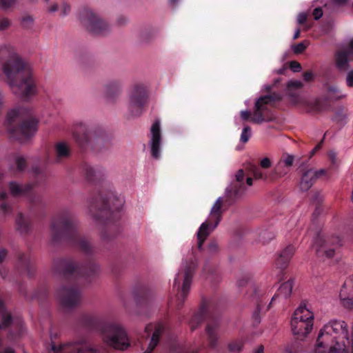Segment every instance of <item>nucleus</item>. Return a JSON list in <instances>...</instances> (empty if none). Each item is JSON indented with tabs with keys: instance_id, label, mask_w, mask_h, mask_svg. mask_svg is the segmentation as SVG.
<instances>
[{
	"instance_id": "4d7b16f0",
	"label": "nucleus",
	"mask_w": 353,
	"mask_h": 353,
	"mask_svg": "<svg viewBox=\"0 0 353 353\" xmlns=\"http://www.w3.org/2000/svg\"><path fill=\"white\" fill-rule=\"evenodd\" d=\"M312 15L315 20L319 19L323 15L322 8L320 7L316 8L312 12Z\"/></svg>"
},
{
	"instance_id": "39448f33",
	"label": "nucleus",
	"mask_w": 353,
	"mask_h": 353,
	"mask_svg": "<svg viewBox=\"0 0 353 353\" xmlns=\"http://www.w3.org/2000/svg\"><path fill=\"white\" fill-rule=\"evenodd\" d=\"M77 325L99 333L103 341L114 349L123 351L130 346L125 330L121 325L109 321L106 316L83 313L79 316Z\"/></svg>"
},
{
	"instance_id": "6e6552de",
	"label": "nucleus",
	"mask_w": 353,
	"mask_h": 353,
	"mask_svg": "<svg viewBox=\"0 0 353 353\" xmlns=\"http://www.w3.org/2000/svg\"><path fill=\"white\" fill-rule=\"evenodd\" d=\"M59 337L57 332L50 331V341L46 344L43 353H101L103 350L101 345L86 336H77L65 343L59 342Z\"/></svg>"
},
{
	"instance_id": "774afa93",
	"label": "nucleus",
	"mask_w": 353,
	"mask_h": 353,
	"mask_svg": "<svg viewBox=\"0 0 353 353\" xmlns=\"http://www.w3.org/2000/svg\"><path fill=\"white\" fill-rule=\"evenodd\" d=\"M328 157L332 164L334 165L336 161V154L334 152L331 151L328 154Z\"/></svg>"
},
{
	"instance_id": "f3484780",
	"label": "nucleus",
	"mask_w": 353,
	"mask_h": 353,
	"mask_svg": "<svg viewBox=\"0 0 353 353\" xmlns=\"http://www.w3.org/2000/svg\"><path fill=\"white\" fill-rule=\"evenodd\" d=\"M339 241L338 237L325 238L320 232H318L313 243L314 245L316 247V253L317 256L332 259L335 254Z\"/></svg>"
},
{
	"instance_id": "5701e85b",
	"label": "nucleus",
	"mask_w": 353,
	"mask_h": 353,
	"mask_svg": "<svg viewBox=\"0 0 353 353\" xmlns=\"http://www.w3.org/2000/svg\"><path fill=\"white\" fill-rule=\"evenodd\" d=\"M150 145L151 149V155L155 159H159L161 157V132L160 128V121L156 120L150 128Z\"/></svg>"
},
{
	"instance_id": "e2e57ef3",
	"label": "nucleus",
	"mask_w": 353,
	"mask_h": 353,
	"mask_svg": "<svg viewBox=\"0 0 353 353\" xmlns=\"http://www.w3.org/2000/svg\"><path fill=\"white\" fill-rule=\"evenodd\" d=\"M303 79L305 81H311L314 79V74L312 71H305L303 74Z\"/></svg>"
},
{
	"instance_id": "69168bd1",
	"label": "nucleus",
	"mask_w": 353,
	"mask_h": 353,
	"mask_svg": "<svg viewBox=\"0 0 353 353\" xmlns=\"http://www.w3.org/2000/svg\"><path fill=\"white\" fill-rule=\"evenodd\" d=\"M8 255V250L6 248L0 250V264L3 263Z\"/></svg>"
},
{
	"instance_id": "f257e3e1",
	"label": "nucleus",
	"mask_w": 353,
	"mask_h": 353,
	"mask_svg": "<svg viewBox=\"0 0 353 353\" xmlns=\"http://www.w3.org/2000/svg\"><path fill=\"white\" fill-rule=\"evenodd\" d=\"M52 268L67 281L57 291L61 305L66 309H73L80 304L79 285L91 283L99 274V266L91 259L79 264L70 257L56 258Z\"/></svg>"
},
{
	"instance_id": "7ed1b4c3",
	"label": "nucleus",
	"mask_w": 353,
	"mask_h": 353,
	"mask_svg": "<svg viewBox=\"0 0 353 353\" xmlns=\"http://www.w3.org/2000/svg\"><path fill=\"white\" fill-rule=\"evenodd\" d=\"M50 229L53 244L68 243L88 257L95 254V247L85 236L81 235L78 221L70 209H62L57 212L51 220Z\"/></svg>"
},
{
	"instance_id": "0eeeda50",
	"label": "nucleus",
	"mask_w": 353,
	"mask_h": 353,
	"mask_svg": "<svg viewBox=\"0 0 353 353\" xmlns=\"http://www.w3.org/2000/svg\"><path fill=\"white\" fill-rule=\"evenodd\" d=\"M39 119L29 108L12 110L7 114V128L13 137L27 140L33 137L38 130Z\"/></svg>"
},
{
	"instance_id": "9b49d317",
	"label": "nucleus",
	"mask_w": 353,
	"mask_h": 353,
	"mask_svg": "<svg viewBox=\"0 0 353 353\" xmlns=\"http://www.w3.org/2000/svg\"><path fill=\"white\" fill-rule=\"evenodd\" d=\"M314 324V315L305 304L301 305L294 311L291 319V329L297 339L302 340L312 330Z\"/></svg>"
},
{
	"instance_id": "ddd939ff",
	"label": "nucleus",
	"mask_w": 353,
	"mask_h": 353,
	"mask_svg": "<svg viewBox=\"0 0 353 353\" xmlns=\"http://www.w3.org/2000/svg\"><path fill=\"white\" fill-rule=\"evenodd\" d=\"M324 88L325 92L323 95L314 101L307 103L305 109L307 112L320 113L330 108L332 102L345 97V95L341 94L339 88L335 85L327 83Z\"/></svg>"
},
{
	"instance_id": "9d476101",
	"label": "nucleus",
	"mask_w": 353,
	"mask_h": 353,
	"mask_svg": "<svg viewBox=\"0 0 353 353\" xmlns=\"http://www.w3.org/2000/svg\"><path fill=\"white\" fill-rule=\"evenodd\" d=\"M196 268V260L191 259L189 263H186L184 265V270H180L174 278L173 288H176L177 291L181 290V293L176 294L174 301V307L176 310H180L183 305L185 300L189 293Z\"/></svg>"
},
{
	"instance_id": "ea45409f",
	"label": "nucleus",
	"mask_w": 353,
	"mask_h": 353,
	"mask_svg": "<svg viewBox=\"0 0 353 353\" xmlns=\"http://www.w3.org/2000/svg\"><path fill=\"white\" fill-rule=\"evenodd\" d=\"M32 172L35 176L36 182L37 184L42 183L47 178V173L40 168L33 167Z\"/></svg>"
},
{
	"instance_id": "cd10ccee",
	"label": "nucleus",
	"mask_w": 353,
	"mask_h": 353,
	"mask_svg": "<svg viewBox=\"0 0 353 353\" xmlns=\"http://www.w3.org/2000/svg\"><path fill=\"white\" fill-rule=\"evenodd\" d=\"M293 285L294 280L292 279H289L287 281L283 282L279 288L276 293L272 297L271 302L268 305V308L271 307L272 303L278 298H283L285 299L288 298L292 293Z\"/></svg>"
},
{
	"instance_id": "393cba45",
	"label": "nucleus",
	"mask_w": 353,
	"mask_h": 353,
	"mask_svg": "<svg viewBox=\"0 0 353 353\" xmlns=\"http://www.w3.org/2000/svg\"><path fill=\"white\" fill-rule=\"evenodd\" d=\"M79 169L85 176V179L91 183L102 180L105 174L103 168L101 166L94 167L85 161L81 163Z\"/></svg>"
},
{
	"instance_id": "1a4fd4ad",
	"label": "nucleus",
	"mask_w": 353,
	"mask_h": 353,
	"mask_svg": "<svg viewBox=\"0 0 353 353\" xmlns=\"http://www.w3.org/2000/svg\"><path fill=\"white\" fill-rule=\"evenodd\" d=\"M76 143L83 149L90 148L98 152L110 148V141L101 128H88L80 123L73 132Z\"/></svg>"
},
{
	"instance_id": "4be33fe9",
	"label": "nucleus",
	"mask_w": 353,
	"mask_h": 353,
	"mask_svg": "<svg viewBox=\"0 0 353 353\" xmlns=\"http://www.w3.org/2000/svg\"><path fill=\"white\" fill-rule=\"evenodd\" d=\"M152 331L153 332L150 343L143 353H151L154 350L159 344L161 338L166 333L167 327L163 323H157L155 325H147L145 328L146 334H150Z\"/></svg>"
},
{
	"instance_id": "5fc2aeb1",
	"label": "nucleus",
	"mask_w": 353,
	"mask_h": 353,
	"mask_svg": "<svg viewBox=\"0 0 353 353\" xmlns=\"http://www.w3.org/2000/svg\"><path fill=\"white\" fill-rule=\"evenodd\" d=\"M322 208L321 205H316L315 210L312 216V221L314 224L319 215L321 213Z\"/></svg>"
},
{
	"instance_id": "e433bc0d",
	"label": "nucleus",
	"mask_w": 353,
	"mask_h": 353,
	"mask_svg": "<svg viewBox=\"0 0 353 353\" xmlns=\"http://www.w3.org/2000/svg\"><path fill=\"white\" fill-rule=\"evenodd\" d=\"M346 291L341 290L340 292V298L342 305L348 309L353 308V293L350 292L351 296H346Z\"/></svg>"
},
{
	"instance_id": "bb28decb",
	"label": "nucleus",
	"mask_w": 353,
	"mask_h": 353,
	"mask_svg": "<svg viewBox=\"0 0 353 353\" xmlns=\"http://www.w3.org/2000/svg\"><path fill=\"white\" fill-rule=\"evenodd\" d=\"M123 83L120 79H113L104 85V96L110 102H114L121 93Z\"/></svg>"
},
{
	"instance_id": "8fccbe9b",
	"label": "nucleus",
	"mask_w": 353,
	"mask_h": 353,
	"mask_svg": "<svg viewBox=\"0 0 353 353\" xmlns=\"http://www.w3.org/2000/svg\"><path fill=\"white\" fill-rule=\"evenodd\" d=\"M306 46L304 43L301 42L293 46V51L295 54H301L305 51Z\"/></svg>"
},
{
	"instance_id": "13d9d810",
	"label": "nucleus",
	"mask_w": 353,
	"mask_h": 353,
	"mask_svg": "<svg viewBox=\"0 0 353 353\" xmlns=\"http://www.w3.org/2000/svg\"><path fill=\"white\" fill-rule=\"evenodd\" d=\"M307 19V15L305 12H301L299 14L297 17V22L300 25H303L305 23Z\"/></svg>"
},
{
	"instance_id": "f704fd0d",
	"label": "nucleus",
	"mask_w": 353,
	"mask_h": 353,
	"mask_svg": "<svg viewBox=\"0 0 353 353\" xmlns=\"http://www.w3.org/2000/svg\"><path fill=\"white\" fill-rule=\"evenodd\" d=\"M304 350L303 343L296 339V341L285 347L283 353H303Z\"/></svg>"
},
{
	"instance_id": "b1692460",
	"label": "nucleus",
	"mask_w": 353,
	"mask_h": 353,
	"mask_svg": "<svg viewBox=\"0 0 353 353\" xmlns=\"http://www.w3.org/2000/svg\"><path fill=\"white\" fill-rule=\"evenodd\" d=\"M327 170L325 169H320L319 170L309 169L304 172L301 176L299 183L301 191H308L316 182V179L325 176Z\"/></svg>"
},
{
	"instance_id": "a211bd4d",
	"label": "nucleus",
	"mask_w": 353,
	"mask_h": 353,
	"mask_svg": "<svg viewBox=\"0 0 353 353\" xmlns=\"http://www.w3.org/2000/svg\"><path fill=\"white\" fill-rule=\"evenodd\" d=\"M133 298L139 310L148 309L152 301V293L150 288L144 283H137L133 288Z\"/></svg>"
},
{
	"instance_id": "6ab92c4d",
	"label": "nucleus",
	"mask_w": 353,
	"mask_h": 353,
	"mask_svg": "<svg viewBox=\"0 0 353 353\" xmlns=\"http://www.w3.org/2000/svg\"><path fill=\"white\" fill-rule=\"evenodd\" d=\"M295 252V247L293 245H288L278 254L275 259V266L279 270L277 275L278 280L281 282L287 279L285 269Z\"/></svg>"
},
{
	"instance_id": "bf43d9fd",
	"label": "nucleus",
	"mask_w": 353,
	"mask_h": 353,
	"mask_svg": "<svg viewBox=\"0 0 353 353\" xmlns=\"http://www.w3.org/2000/svg\"><path fill=\"white\" fill-rule=\"evenodd\" d=\"M346 83L348 87H353V70L347 74Z\"/></svg>"
},
{
	"instance_id": "4468645a",
	"label": "nucleus",
	"mask_w": 353,
	"mask_h": 353,
	"mask_svg": "<svg viewBox=\"0 0 353 353\" xmlns=\"http://www.w3.org/2000/svg\"><path fill=\"white\" fill-rule=\"evenodd\" d=\"M148 93L142 83L134 84L129 93L128 117H139L143 112L148 103Z\"/></svg>"
},
{
	"instance_id": "09e8293b",
	"label": "nucleus",
	"mask_w": 353,
	"mask_h": 353,
	"mask_svg": "<svg viewBox=\"0 0 353 353\" xmlns=\"http://www.w3.org/2000/svg\"><path fill=\"white\" fill-rule=\"evenodd\" d=\"M312 201L315 203V205H321V203L323 200V197L320 192H315L313 193L311 197Z\"/></svg>"
},
{
	"instance_id": "2f4dec72",
	"label": "nucleus",
	"mask_w": 353,
	"mask_h": 353,
	"mask_svg": "<svg viewBox=\"0 0 353 353\" xmlns=\"http://www.w3.org/2000/svg\"><path fill=\"white\" fill-rule=\"evenodd\" d=\"M288 173V170L283 167L282 163H278L273 171L270 172L268 175L266 174V179L270 181H275L279 178L284 176Z\"/></svg>"
},
{
	"instance_id": "a18cd8bd",
	"label": "nucleus",
	"mask_w": 353,
	"mask_h": 353,
	"mask_svg": "<svg viewBox=\"0 0 353 353\" xmlns=\"http://www.w3.org/2000/svg\"><path fill=\"white\" fill-rule=\"evenodd\" d=\"M33 23V19L30 15L23 17L21 19V26L23 28H30Z\"/></svg>"
},
{
	"instance_id": "7c9ffc66",
	"label": "nucleus",
	"mask_w": 353,
	"mask_h": 353,
	"mask_svg": "<svg viewBox=\"0 0 353 353\" xmlns=\"http://www.w3.org/2000/svg\"><path fill=\"white\" fill-rule=\"evenodd\" d=\"M56 159L55 162L59 163L61 160L68 158L70 154L69 146L64 142H59L55 145Z\"/></svg>"
},
{
	"instance_id": "dca6fc26",
	"label": "nucleus",
	"mask_w": 353,
	"mask_h": 353,
	"mask_svg": "<svg viewBox=\"0 0 353 353\" xmlns=\"http://www.w3.org/2000/svg\"><path fill=\"white\" fill-rule=\"evenodd\" d=\"M14 257L16 259L14 268L17 273L20 275L32 277L36 270V259L31 251L17 250L14 254Z\"/></svg>"
},
{
	"instance_id": "a878e982",
	"label": "nucleus",
	"mask_w": 353,
	"mask_h": 353,
	"mask_svg": "<svg viewBox=\"0 0 353 353\" xmlns=\"http://www.w3.org/2000/svg\"><path fill=\"white\" fill-rule=\"evenodd\" d=\"M349 57L353 59V39L350 43L346 50L337 51L335 54V63L340 71H345L349 68Z\"/></svg>"
},
{
	"instance_id": "412c9836",
	"label": "nucleus",
	"mask_w": 353,
	"mask_h": 353,
	"mask_svg": "<svg viewBox=\"0 0 353 353\" xmlns=\"http://www.w3.org/2000/svg\"><path fill=\"white\" fill-rule=\"evenodd\" d=\"M265 95L262 94L255 101L252 114L250 111L243 110L240 112L241 118L244 121H250L261 123L265 120Z\"/></svg>"
},
{
	"instance_id": "de8ad7c7",
	"label": "nucleus",
	"mask_w": 353,
	"mask_h": 353,
	"mask_svg": "<svg viewBox=\"0 0 353 353\" xmlns=\"http://www.w3.org/2000/svg\"><path fill=\"white\" fill-rule=\"evenodd\" d=\"M11 25L10 21L6 18L0 19V31L7 30Z\"/></svg>"
},
{
	"instance_id": "052dcab7",
	"label": "nucleus",
	"mask_w": 353,
	"mask_h": 353,
	"mask_svg": "<svg viewBox=\"0 0 353 353\" xmlns=\"http://www.w3.org/2000/svg\"><path fill=\"white\" fill-rule=\"evenodd\" d=\"M302 83L300 81H289L288 83V88H295V89H299L302 87Z\"/></svg>"
},
{
	"instance_id": "58836bf2",
	"label": "nucleus",
	"mask_w": 353,
	"mask_h": 353,
	"mask_svg": "<svg viewBox=\"0 0 353 353\" xmlns=\"http://www.w3.org/2000/svg\"><path fill=\"white\" fill-rule=\"evenodd\" d=\"M282 99V97L279 93H270V88L266 86V105L272 104L274 105L276 102L280 101Z\"/></svg>"
},
{
	"instance_id": "603ef678",
	"label": "nucleus",
	"mask_w": 353,
	"mask_h": 353,
	"mask_svg": "<svg viewBox=\"0 0 353 353\" xmlns=\"http://www.w3.org/2000/svg\"><path fill=\"white\" fill-rule=\"evenodd\" d=\"M70 10L71 7L68 3H63L61 7V14L63 17L66 16L70 12Z\"/></svg>"
},
{
	"instance_id": "864d4df0",
	"label": "nucleus",
	"mask_w": 353,
	"mask_h": 353,
	"mask_svg": "<svg viewBox=\"0 0 353 353\" xmlns=\"http://www.w3.org/2000/svg\"><path fill=\"white\" fill-rule=\"evenodd\" d=\"M290 68L293 72H297L301 71L302 67H301V65L299 62H297L296 61H292L290 62Z\"/></svg>"
},
{
	"instance_id": "3c124183",
	"label": "nucleus",
	"mask_w": 353,
	"mask_h": 353,
	"mask_svg": "<svg viewBox=\"0 0 353 353\" xmlns=\"http://www.w3.org/2000/svg\"><path fill=\"white\" fill-rule=\"evenodd\" d=\"M215 268H211L208 263H206L203 268V272L207 274L208 277L216 274Z\"/></svg>"
},
{
	"instance_id": "c03bdc74",
	"label": "nucleus",
	"mask_w": 353,
	"mask_h": 353,
	"mask_svg": "<svg viewBox=\"0 0 353 353\" xmlns=\"http://www.w3.org/2000/svg\"><path fill=\"white\" fill-rule=\"evenodd\" d=\"M250 131L251 129L249 126H245L243 128L240 138V140L242 143L248 142L250 136Z\"/></svg>"
},
{
	"instance_id": "2eb2a0df",
	"label": "nucleus",
	"mask_w": 353,
	"mask_h": 353,
	"mask_svg": "<svg viewBox=\"0 0 353 353\" xmlns=\"http://www.w3.org/2000/svg\"><path fill=\"white\" fill-rule=\"evenodd\" d=\"M79 19L87 30L94 35H105L110 30L109 24L89 8H83Z\"/></svg>"
},
{
	"instance_id": "6e6d98bb",
	"label": "nucleus",
	"mask_w": 353,
	"mask_h": 353,
	"mask_svg": "<svg viewBox=\"0 0 353 353\" xmlns=\"http://www.w3.org/2000/svg\"><path fill=\"white\" fill-rule=\"evenodd\" d=\"M15 0H0V6L4 9H8L14 5Z\"/></svg>"
},
{
	"instance_id": "423d86ee",
	"label": "nucleus",
	"mask_w": 353,
	"mask_h": 353,
	"mask_svg": "<svg viewBox=\"0 0 353 353\" xmlns=\"http://www.w3.org/2000/svg\"><path fill=\"white\" fill-rule=\"evenodd\" d=\"M205 319V334L208 347L215 349L220 338L221 319L218 303L214 299L202 300L199 310L188 321L191 330H194Z\"/></svg>"
},
{
	"instance_id": "c756f323",
	"label": "nucleus",
	"mask_w": 353,
	"mask_h": 353,
	"mask_svg": "<svg viewBox=\"0 0 353 353\" xmlns=\"http://www.w3.org/2000/svg\"><path fill=\"white\" fill-rule=\"evenodd\" d=\"M8 186L11 194L14 196L28 194L30 192L33 188V185L31 183L21 185L15 181L10 182Z\"/></svg>"
},
{
	"instance_id": "20e7f679",
	"label": "nucleus",
	"mask_w": 353,
	"mask_h": 353,
	"mask_svg": "<svg viewBox=\"0 0 353 353\" xmlns=\"http://www.w3.org/2000/svg\"><path fill=\"white\" fill-rule=\"evenodd\" d=\"M7 56L3 72L12 91L16 95L28 97L36 94L37 88L29 64L10 45L0 48V57Z\"/></svg>"
},
{
	"instance_id": "c9c22d12",
	"label": "nucleus",
	"mask_w": 353,
	"mask_h": 353,
	"mask_svg": "<svg viewBox=\"0 0 353 353\" xmlns=\"http://www.w3.org/2000/svg\"><path fill=\"white\" fill-rule=\"evenodd\" d=\"M245 341L242 339H238L230 342L228 345V349L232 353H241L243 349Z\"/></svg>"
},
{
	"instance_id": "72a5a7b5",
	"label": "nucleus",
	"mask_w": 353,
	"mask_h": 353,
	"mask_svg": "<svg viewBox=\"0 0 353 353\" xmlns=\"http://www.w3.org/2000/svg\"><path fill=\"white\" fill-rule=\"evenodd\" d=\"M31 211L38 214L45 206L43 198L39 195L32 194L30 197Z\"/></svg>"
},
{
	"instance_id": "f8f14e48",
	"label": "nucleus",
	"mask_w": 353,
	"mask_h": 353,
	"mask_svg": "<svg viewBox=\"0 0 353 353\" xmlns=\"http://www.w3.org/2000/svg\"><path fill=\"white\" fill-rule=\"evenodd\" d=\"M223 199L219 197L213 205L210 214L207 221L203 222L199 227L196 233L197 247L199 250L202 248L203 244L210 232L214 230L222 219Z\"/></svg>"
},
{
	"instance_id": "37998d69",
	"label": "nucleus",
	"mask_w": 353,
	"mask_h": 353,
	"mask_svg": "<svg viewBox=\"0 0 353 353\" xmlns=\"http://www.w3.org/2000/svg\"><path fill=\"white\" fill-rule=\"evenodd\" d=\"M261 309H262V305L259 303H257L256 308V310L253 314V316H252L254 326H256L261 322L260 312H261Z\"/></svg>"
},
{
	"instance_id": "f03ea898",
	"label": "nucleus",
	"mask_w": 353,
	"mask_h": 353,
	"mask_svg": "<svg viewBox=\"0 0 353 353\" xmlns=\"http://www.w3.org/2000/svg\"><path fill=\"white\" fill-rule=\"evenodd\" d=\"M88 209L92 216L102 224L101 239L110 243L120 233L119 221L123 201L114 192L100 190L92 193L88 199Z\"/></svg>"
},
{
	"instance_id": "0e129e2a",
	"label": "nucleus",
	"mask_w": 353,
	"mask_h": 353,
	"mask_svg": "<svg viewBox=\"0 0 353 353\" xmlns=\"http://www.w3.org/2000/svg\"><path fill=\"white\" fill-rule=\"evenodd\" d=\"M208 249L210 252H216L218 251V245L216 242H210L208 245Z\"/></svg>"
},
{
	"instance_id": "a19ab883",
	"label": "nucleus",
	"mask_w": 353,
	"mask_h": 353,
	"mask_svg": "<svg viewBox=\"0 0 353 353\" xmlns=\"http://www.w3.org/2000/svg\"><path fill=\"white\" fill-rule=\"evenodd\" d=\"M15 164L17 167V170L18 172H23L27 167V161L26 159L22 156H16L15 157Z\"/></svg>"
},
{
	"instance_id": "338daca9",
	"label": "nucleus",
	"mask_w": 353,
	"mask_h": 353,
	"mask_svg": "<svg viewBox=\"0 0 353 353\" xmlns=\"http://www.w3.org/2000/svg\"><path fill=\"white\" fill-rule=\"evenodd\" d=\"M323 140L322 139L320 143H319L310 152V158H311L313 155L315 154V153L319 151L321 147H322V143Z\"/></svg>"
},
{
	"instance_id": "c85d7f7f",
	"label": "nucleus",
	"mask_w": 353,
	"mask_h": 353,
	"mask_svg": "<svg viewBox=\"0 0 353 353\" xmlns=\"http://www.w3.org/2000/svg\"><path fill=\"white\" fill-rule=\"evenodd\" d=\"M16 230L21 234L29 233L31 230V223L28 217H26L23 213L19 212L16 217Z\"/></svg>"
},
{
	"instance_id": "680f3d73",
	"label": "nucleus",
	"mask_w": 353,
	"mask_h": 353,
	"mask_svg": "<svg viewBox=\"0 0 353 353\" xmlns=\"http://www.w3.org/2000/svg\"><path fill=\"white\" fill-rule=\"evenodd\" d=\"M48 294V290L46 288H43L41 290H39L38 292H36L35 296L38 299H42L44 297H46Z\"/></svg>"
},
{
	"instance_id": "473e14b6",
	"label": "nucleus",
	"mask_w": 353,
	"mask_h": 353,
	"mask_svg": "<svg viewBox=\"0 0 353 353\" xmlns=\"http://www.w3.org/2000/svg\"><path fill=\"white\" fill-rule=\"evenodd\" d=\"M199 351L194 347L174 343L171 344L168 353H198Z\"/></svg>"
},
{
	"instance_id": "79ce46f5",
	"label": "nucleus",
	"mask_w": 353,
	"mask_h": 353,
	"mask_svg": "<svg viewBox=\"0 0 353 353\" xmlns=\"http://www.w3.org/2000/svg\"><path fill=\"white\" fill-rule=\"evenodd\" d=\"M294 157L291 154H287L283 157L279 163H282L283 167L289 170V168L293 165Z\"/></svg>"
},
{
	"instance_id": "49530a36",
	"label": "nucleus",
	"mask_w": 353,
	"mask_h": 353,
	"mask_svg": "<svg viewBox=\"0 0 353 353\" xmlns=\"http://www.w3.org/2000/svg\"><path fill=\"white\" fill-rule=\"evenodd\" d=\"M12 212V207L8 203L3 202L0 205V212L3 213V214L11 213Z\"/></svg>"
},
{
	"instance_id": "4c0bfd02",
	"label": "nucleus",
	"mask_w": 353,
	"mask_h": 353,
	"mask_svg": "<svg viewBox=\"0 0 353 353\" xmlns=\"http://www.w3.org/2000/svg\"><path fill=\"white\" fill-rule=\"evenodd\" d=\"M248 175H252L255 179H260L262 176V173L260 168L254 163H248L246 168Z\"/></svg>"
},
{
	"instance_id": "aec40b11",
	"label": "nucleus",
	"mask_w": 353,
	"mask_h": 353,
	"mask_svg": "<svg viewBox=\"0 0 353 353\" xmlns=\"http://www.w3.org/2000/svg\"><path fill=\"white\" fill-rule=\"evenodd\" d=\"M245 173L243 170H239L236 175V181L232 183L227 188L225 202L230 205L232 204L237 199L240 198L245 190L243 183Z\"/></svg>"
}]
</instances>
